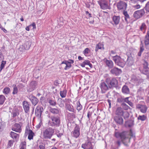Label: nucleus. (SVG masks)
<instances>
[{
	"mask_svg": "<svg viewBox=\"0 0 149 149\" xmlns=\"http://www.w3.org/2000/svg\"><path fill=\"white\" fill-rule=\"evenodd\" d=\"M90 50L88 48H86L83 51V53L84 55L88 54L90 52Z\"/></svg>",
	"mask_w": 149,
	"mask_h": 149,
	"instance_id": "obj_46",
	"label": "nucleus"
},
{
	"mask_svg": "<svg viewBox=\"0 0 149 149\" xmlns=\"http://www.w3.org/2000/svg\"><path fill=\"white\" fill-rule=\"evenodd\" d=\"M49 102L50 104L52 106H55L56 104V102L54 100H49Z\"/></svg>",
	"mask_w": 149,
	"mask_h": 149,
	"instance_id": "obj_43",
	"label": "nucleus"
},
{
	"mask_svg": "<svg viewBox=\"0 0 149 149\" xmlns=\"http://www.w3.org/2000/svg\"><path fill=\"white\" fill-rule=\"evenodd\" d=\"M10 136L13 139H16L17 136V134L13 132L10 133Z\"/></svg>",
	"mask_w": 149,
	"mask_h": 149,
	"instance_id": "obj_38",
	"label": "nucleus"
},
{
	"mask_svg": "<svg viewBox=\"0 0 149 149\" xmlns=\"http://www.w3.org/2000/svg\"><path fill=\"white\" fill-rule=\"evenodd\" d=\"M130 135V129L129 131H124L121 133L117 132L115 133V136L117 138L120 137L122 140V141L124 144V141L125 140L126 142L129 143Z\"/></svg>",
	"mask_w": 149,
	"mask_h": 149,
	"instance_id": "obj_1",
	"label": "nucleus"
},
{
	"mask_svg": "<svg viewBox=\"0 0 149 149\" xmlns=\"http://www.w3.org/2000/svg\"><path fill=\"white\" fill-rule=\"evenodd\" d=\"M80 128L76 126L74 130L72 132V136L76 138L78 137L80 135Z\"/></svg>",
	"mask_w": 149,
	"mask_h": 149,
	"instance_id": "obj_14",
	"label": "nucleus"
},
{
	"mask_svg": "<svg viewBox=\"0 0 149 149\" xmlns=\"http://www.w3.org/2000/svg\"><path fill=\"white\" fill-rule=\"evenodd\" d=\"M127 6L126 3L123 1H120L118 3L117 6L118 10H124L126 9Z\"/></svg>",
	"mask_w": 149,
	"mask_h": 149,
	"instance_id": "obj_12",
	"label": "nucleus"
},
{
	"mask_svg": "<svg viewBox=\"0 0 149 149\" xmlns=\"http://www.w3.org/2000/svg\"><path fill=\"white\" fill-rule=\"evenodd\" d=\"M65 64V66L64 68V69L67 70L69 69L71 67V64H70L68 61H64L62 62L61 64Z\"/></svg>",
	"mask_w": 149,
	"mask_h": 149,
	"instance_id": "obj_27",
	"label": "nucleus"
},
{
	"mask_svg": "<svg viewBox=\"0 0 149 149\" xmlns=\"http://www.w3.org/2000/svg\"><path fill=\"white\" fill-rule=\"evenodd\" d=\"M22 105L25 113H28L30 109V104L29 102L26 101H24L23 102Z\"/></svg>",
	"mask_w": 149,
	"mask_h": 149,
	"instance_id": "obj_15",
	"label": "nucleus"
},
{
	"mask_svg": "<svg viewBox=\"0 0 149 149\" xmlns=\"http://www.w3.org/2000/svg\"><path fill=\"white\" fill-rule=\"evenodd\" d=\"M87 144L88 145H89L90 147L88 149L87 148L86 149H92V147L91 146V142L88 141V142L87 143Z\"/></svg>",
	"mask_w": 149,
	"mask_h": 149,
	"instance_id": "obj_62",
	"label": "nucleus"
},
{
	"mask_svg": "<svg viewBox=\"0 0 149 149\" xmlns=\"http://www.w3.org/2000/svg\"><path fill=\"white\" fill-rule=\"evenodd\" d=\"M112 19L115 24L117 25L119 22L120 17L119 16H114L113 17Z\"/></svg>",
	"mask_w": 149,
	"mask_h": 149,
	"instance_id": "obj_26",
	"label": "nucleus"
},
{
	"mask_svg": "<svg viewBox=\"0 0 149 149\" xmlns=\"http://www.w3.org/2000/svg\"><path fill=\"white\" fill-rule=\"evenodd\" d=\"M90 61L88 60H85L81 64V65L82 67H85L86 65L88 64Z\"/></svg>",
	"mask_w": 149,
	"mask_h": 149,
	"instance_id": "obj_41",
	"label": "nucleus"
},
{
	"mask_svg": "<svg viewBox=\"0 0 149 149\" xmlns=\"http://www.w3.org/2000/svg\"><path fill=\"white\" fill-rule=\"evenodd\" d=\"M18 92V89L17 87L15 86L13 87V94H16Z\"/></svg>",
	"mask_w": 149,
	"mask_h": 149,
	"instance_id": "obj_44",
	"label": "nucleus"
},
{
	"mask_svg": "<svg viewBox=\"0 0 149 149\" xmlns=\"http://www.w3.org/2000/svg\"><path fill=\"white\" fill-rule=\"evenodd\" d=\"M118 102H124V99L120 97L118 99Z\"/></svg>",
	"mask_w": 149,
	"mask_h": 149,
	"instance_id": "obj_56",
	"label": "nucleus"
},
{
	"mask_svg": "<svg viewBox=\"0 0 149 149\" xmlns=\"http://www.w3.org/2000/svg\"><path fill=\"white\" fill-rule=\"evenodd\" d=\"M12 130L17 132H20L21 131V127L19 124H15L12 127Z\"/></svg>",
	"mask_w": 149,
	"mask_h": 149,
	"instance_id": "obj_18",
	"label": "nucleus"
},
{
	"mask_svg": "<svg viewBox=\"0 0 149 149\" xmlns=\"http://www.w3.org/2000/svg\"><path fill=\"white\" fill-rule=\"evenodd\" d=\"M104 61L106 66L109 69H111L113 67V63L111 60H108L107 59H104Z\"/></svg>",
	"mask_w": 149,
	"mask_h": 149,
	"instance_id": "obj_17",
	"label": "nucleus"
},
{
	"mask_svg": "<svg viewBox=\"0 0 149 149\" xmlns=\"http://www.w3.org/2000/svg\"><path fill=\"white\" fill-rule=\"evenodd\" d=\"M116 114L119 116H122L123 114V113L122 108H118L116 109Z\"/></svg>",
	"mask_w": 149,
	"mask_h": 149,
	"instance_id": "obj_31",
	"label": "nucleus"
},
{
	"mask_svg": "<svg viewBox=\"0 0 149 149\" xmlns=\"http://www.w3.org/2000/svg\"><path fill=\"white\" fill-rule=\"evenodd\" d=\"M125 126L126 127L130 128V121H126L125 123Z\"/></svg>",
	"mask_w": 149,
	"mask_h": 149,
	"instance_id": "obj_45",
	"label": "nucleus"
},
{
	"mask_svg": "<svg viewBox=\"0 0 149 149\" xmlns=\"http://www.w3.org/2000/svg\"><path fill=\"white\" fill-rule=\"evenodd\" d=\"M122 106L124 107V109L125 110H127L129 108H130V107L128 106L127 105H126L125 103H122Z\"/></svg>",
	"mask_w": 149,
	"mask_h": 149,
	"instance_id": "obj_50",
	"label": "nucleus"
},
{
	"mask_svg": "<svg viewBox=\"0 0 149 149\" xmlns=\"http://www.w3.org/2000/svg\"><path fill=\"white\" fill-rule=\"evenodd\" d=\"M143 68L142 70H141V72L142 73L146 75H147L149 74V68L148 67V63L144 61V62L143 64Z\"/></svg>",
	"mask_w": 149,
	"mask_h": 149,
	"instance_id": "obj_8",
	"label": "nucleus"
},
{
	"mask_svg": "<svg viewBox=\"0 0 149 149\" xmlns=\"http://www.w3.org/2000/svg\"><path fill=\"white\" fill-rule=\"evenodd\" d=\"M13 145V142L11 140H10L8 141V147L10 148Z\"/></svg>",
	"mask_w": 149,
	"mask_h": 149,
	"instance_id": "obj_53",
	"label": "nucleus"
},
{
	"mask_svg": "<svg viewBox=\"0 0 149 149\" xmlns=\"http://www.w3.org/2000/svg\"><path fill=\"white\" fill-rule=\"evenodd\" d=\"M85 4L86 7L88 8L90 7V4L89 3L88 0H87V1Z\"/></svg>",
	"mask_w": 149,
	"mask_h": 149,
	"instance_id": "obj_55",
	"label": "nucleus"
},
{
	"mask_svg": "<svg viewBox=\"0 0 149 149\" xmlns=\"http://www.w3.org/2000/svg\"><path fill=\"white\" fill-rule=\"evenodd\" d=\"M136 107L142 113H146L147 110V107L145 105H143L141 104H138L137 106Z\"/></svg>",
	"mask_w": 149,
	"mask_h": 149,
	"instance_id": "obj_16",
	"label": "nucleus"
},
{
	"mask_svg": "<svg viewBox=\"0 0 149 149\" xmlns=\"http://www.w3.org/2000/svg\"><path fill=\"white\" fill-rule=\"evenodd\" d=\"M10 91V88L8 87L5 88L3 91V93L5 94H8Z\"/></svg>",
	"mask_w": 149,
	"mask_h": 149,
	"instance_id": "obj_37",
	"label": "nucleus"
},
{
	"mask_svg": "<svg viewBox=\"0 0 149 149\" xmlns=\"http://www.w3.org/2000/svg\"><path fill=\"white\" fill-rule=\"evenodd\" d=\"M49 111L51 112L54 114H58L60 112V109L55 108H50Z\"/></svg>",
	"mask_w": 149,
	"mask_h": 149,
	"instance_id": "obj_25",
	"label": "nucleus"
},
{
	"mask_svg": "<svg viewBox=\"0 0 149 149\" xmlns=\"http://www.w3.org/2000/svg\"><path fill=\"white\" fill-rule=\"evenodd\" d=\"M98 3L102 9H110L107 2L104 1L101 2L98 1Z\"/></svg>",
	"mask_w": 149,
	"mask_h": 149,
	"instance_id": "obj_20",
	"label": "nucleus"
},
{
	"mask_svg": "<svg viewBox=\"0 0 149 149\" xmlns=\"http://www.w3.org/2000/svg\"><path fill=\"white\" fill-rule=\"evenodd\" d=\"M28 97L31 101L32 104L34 106L36 105L39 101L38 100L32 95H29Z\"/></svg>",
	"mask_w": 149,
	"mask_h": 149,
	"instance_id": "obj_10",
	"label": "nucleus"
},
{
	"mask_svg": "<svg viewBox=\"0 0 149 149\" xmlns=\"http://www.w3.org/2000/svg\"><path fill=\"white\" fill-rule=\"evenodd\" d=\"M43 110V108L40 106H38L35 110V114L36 116L40 118L42 112Z\"/></svg>",
	"mask_w": 149,
	"mask_h": 149,
	"instance_id": "obj_11",
	"label": "nucleus"
},
{
	"mask_svg": "<svg viewBox=\"0 0 149 149\" xmlns=\"http://www.w3.org/2000/svg\"><path fill=\"white\" fill-rule=\"evenodd\" d=\"M144 43L146 45H147L149 44V38L145 37Z\"/></svg>",
	"mask_w": 149,
	"mask_h": 149,
	"instance_id": "obj_48",
	"label": "nucleus"
},
{
	"mask_svg": "<svg viewBox=\"0 0 149 149\" xmlns=\"http://www.w3.org/2000/svg\"><path fill=\"white\" fill-rule=\"evenodd\" d=\"M51 119L52 121V124H51L52 126H59L60 122V119L58 117H56L54 116H51Z\"/></svg>",
	"mask_w": 149,
	"mask_h": 149,
	"instance_id": "obj_5",
	"label": "nucleus"
},
{
	"mask_svg": "<svg viewBox=\"0 0 149 149\" xmlns=\"http://www.w3.org/2000/svg\"><path fill=\"white\" fill-rule=\"evenodd\" d=\"M32 26L33 27V29H36V24L35 23L33 22L31 25L30 26Z\"/></svg>",
	"mask_w": 149,
	"mask_h": 149,
	"instance_id": "obj_63",
	"label": "nucleus"
},
{
	"mask_svg": "<svg viewBox=\"0 0 149 149\" xmlns=\"http://www.w3.org/2000/svg\"><path fill=\"white\" fill-rule=\"evenodd\" d=\"M6 64V61H2L1 63L0 67V72H1L2 69L4 68L5 65Z\"/></svg>",
	"mask_w": 149,
	"mask_h": 149,
	"instance_id": "obj_42",
	"label": "nucleus"
},
{
	"mask_svg": "<svg viewBox=\"0 0 149 149\" xmlns=\"http://www.w3.org/2000/svg\"><path fill=\"white\" fill-rule=\"evenodd\" d=\"M145 37L146 38H149V29H148L146 35L145 36Z\"/></svg>",
	"mask_w": 149,
	"mask_h": 149,
	"instance_id": "obj_64",
	"label": "nucleus"
},
{
	"mask_svg": "<svg viewBox=\"0 0 149 149\" xmlns=\"http://www.w3.org/2000/svg\"><path fill=\"white\" fill-rule=\"evenodd\" d=\"M31 45V43L30 42H26L24 44L25 48L26 49H28L30 47Z\"/></svg>",
	"mask_w": 149,
	"mask_h": 149,
	"instance_id": "obj_35",
	"label": "nucleus"
},
{
	"mask_svg": "<svg viewBox=\"0 0 149 149\" xmlns=\"http://www.w3.org/2000/svg\"><path fill=\"white\" fill-rule=\"evenodd\" d=\"M6 98L3 95H0V105L3 104Z\"/></svg>",
	"mask_w": 149,
	"mask_h": 149,
	"instance_id": "obj_33",
	"label": "nucleus"
},
{
	"mask_svg": "<svg viewBox=\"0 0 149 149\" xmlns=\"http://www.w3.org/2000/svg\"><path fill=\"white\" fill-rule=\"evenodd\" d=\"M100 87L101 89L102 93H105L106 91L109 88V86L105 82H102L100 84Z\"/></svg>",
	"mask_w": 149,
	"mask_h": 149,
	"instance_id": "obj_13",
	"label": "nucleus"
},
{
	"mask_svg": "<svg viewBox=\"0 0 149 149\" xmlns=\"http://www.w3.org/2000/svg\"><path fill=\"white\" fill-rule=\"evenodd\" d=\"M26 131H27V132L28 134V139L31 140L33 139V137L34 134V133L33 132L32 130H26Z\"/></svg>",
	"mask_w": 149,
	"mask_h": 149,
	"instance_id": "obj_24",
	"label": "nucleus"
},
{
	"mask_svg": "<svg viewBox=\"0 0 149 149\" xmlns=\"http://www.w3.org/2000/svg\"><path fill=\"white\" fill-rule=\"evenodd\" d=\"M114 119L118 124L121 125L123 123V119L120 116H116L114 117Z\"/></svg>",
	"mask_w": 149,
	"mask_h": 149,
	"instance_id": "obj_21",
	"label": "nucleus"
},
{
	"mask_svg": "<svg viewBox=\"0 0 149 149\" xmlns=\"http://www.w3.org/2000/svg\"><path fill=\"white\" fill-rule=\"evenodd\" d=\"M129 97H127L124 99V102L127 103L130 105V102L128 98Z\"/></svg>",
	"mask_w": 149,
	"mask_h": 149,
	"instance_id": "obj_51",
	"label": "nucleus"
},
{
	"mask_svg": "<svg viewBox=\"0 0 149 149\" xmlns=\"http://www.w3.org/2000/svg\"><path fill=\"white\" fill-rule=\"evenodd\" d=\"M65 101L62 99L59 98L58 99V104L60 107H64V103Z\"/></svg>",
	"mask_w": 149,
	"mask_h": 149,
	"instance_id": "obj_30",
	"label": "nucleus"
},
{
	"mask_svg": "<svg viewBox=\"0 0 149 149\" xmlns=\"http://www.w3.org/2000/svg\"><path fill=\"white\" fill-rule=\"evenodd\" d=\"M4 125L1 122H0V131H1L3 130Z\"/></svg>",
	"mask_w": 149,
	"mask_h": 149,
	"instance_id": "obj_57",
	"label": "nucleus"
},
{
	"mask_svg": "<svg viewBox=\"0 0 149 149\" xmlns=\"http://www.w3.org/2000/svg\"><path fill=\"white\" fill-rule=\"evenodd\" d=\"M17 87L19 89H21L24 86L22 84H19L18 85Z\"/></svg>",
	"mask_w": 149,
	"mask_h": 149,
	"instance_id": "obj_58",
	"label": "nucleus"
},
{
	"mask_svg": "<svg viewBox=\"0 0 149 149\" xmlns=\"http://www.w3.org/2000/svg\"><path fill=\"white\" fill-rule=\"evenodd\" d=\"M122 92L125 94H129L130 93V89L127 86L124 85L122 88Z\"/></svg>",
	"mask_w": 149,
	"mask_h": 149,
	"instance_id": "obj_28",
	"label": "nucleus"
},
{
	"mask_svg": "<svg viewBox=\"0 0 149 149\" xmlns=\"http://www.w3.org/2000/svg\"><path fill=\"white\" fill-rule=\"evenodd\" d=\"M111 69L110 72L112 74L116 76H118L122 72L121 70L117 68L114 67Z\"/></svg>",
	"mask_w": 149,
	"mask_h": 149,
	"instance_id": "obj_9",
	"label": "nucleus"
},
{
	"mask_svg": "<svg viewBox=\"0 0 149 149\" xmlns=\"http://www.w3.org/2000/svg\"><path fill=\"white\" fill-rule=\"evenodd\" d=\"M131 139L132 138H133L134 140H135V133L134 132H133L132 130H131Z\"/></svg>",
	"mask_w": 149,
	"mask_h": 149,
	"instance_id": "obj_52",
	"label": "nucleus"
},
{
	"mask_svg": "<svg viewBox=\"0 0 149 149\" xmlns=\"http://www.w3.org/2000/svg\"><path fill=\"white\" fill-rule=\"evenodd\" d=\"M54 133V129L52 127H47L43 130L42 136L45 139H50Z\"/></svg>",
	"mask_w": 149,
	"mask_h": 149,
	"instance_id": "obj_2",
	"label": "nucleus"
},
{
	"mask_svg": "<svg viewBox=\"0 0 149 149\" xmlns=\"http://www.w3.org/2000/svg\"><path fill=\"white\" fill-rule=\"evenodd\" d=\"M145 14L144 9L137 10L135 11L133 14V17L136 19H138L141 17Z\"/></svg>",
	"mask_w": 149,
	"mask_h": 149,
	"instance_id": "obj_7",
	"label": "nucleus"
},
{
	"mask_svg": "<svg viewBox=\"0 0 149 149\" xmlns=\"http://www.w3.org/2000/svg\"><path fill=\"white\" fill-rule=\"evenodd\" d=\"M22 146L20 148V149H26V145L24 144V143L23 144H22Z\"/></svg>",
	"mask_w": 149,
	"mask_h": 149,
	"instance_id": "obj_61",
	"label": "nucleus"
},
{
	"mask_svg": "<svg viewBox=\"0 0 149 149\" xmlns=\"http://www.w3.org/2000/svg\"><path fill=\"white\" fill-rule=\"evenodd\" d=\"M65 108L66 109L72 112H74V109L72 106L71 105L68 104H65Z\"/></svg>",
	"mask_w": 149,
	"mask_h": 149,
	"instance_id": "obj_23",
	"label": "nucleus"
},
{
	"mask_svg": "<svg viewBox=\"0 0 149 149\" xmlns=\"http://www.w3.org/2000/svg\"><path fill=\"white\" fill-rule=\"evenodd\" d=\"M39 148L40 149H45L44 146L43 144L40 145L39 146Z\"/></svg>",
	"mask_w": 149,
	"mask_h": 149,
	"instance_id": "obj_59",
	"label": "nucleus"
},
{
	"mask_svg": "<svg viewBox=\"0 0 149 149\" xmlns=\"http://www.w3.org/2000/svg\"><path fill=\"white\" fill-rule=\"evenodd\" d=\"M88 142V141L86 143V145L84 144L82 145V147L84 149H86L87 148H86V146H87V145H88L87 144V143Z\"/></svg>",
	"mask_w": 149,
	"mask_h": 149,
	"instance_id": "obj_60",
	"label": "nucleus"
},
{
	"mask_svg": "<svg viewBox=\"0 0 149 149\" xmlns=\"http://www.w3.org/2000/svg\"><path fill=\"white\" fill-rule=\"evenodd\" d=\"M140 81L139 80L137 79L135 76L134 75L132 76L131 79V82L133 83L132 84V85H138L140 83Z\"/></svg>",
	"mask_w": 149,
	"mask_h": 149,
	"instance_id": "obj_19",
	"label": "nucleus"
},
{
	"mask_svg": "<svg viewBox=\"0 0 149 149\" xmlns=\"http://www.w3.org/2000/svg\"><path fill=\"white\" fill-rule=\"evenodd\" d=\"M146 117L144 115L142 116L139 115L138 117V119L139 120H140L141 121H143L146 120Z\"/></svg>",
	"mask_w": 149,
	"mask_h": 149,
	"instance_id": "obj_39",
	"label": "nucleus"
},
{
	"mask_svg": "<svg viewBox=\"0 0 149 149\" xmlns=\"http://www.w3.org/2000/svg\"><path fill=\"white\" fill-rule=\"evenodd\" d=\"M146 29L147 26L145 23H142L140 27V30L141 31H143V33H145Z\"/></svg>",
	"mask_w": 149,
	"mask_h": 149,
	"instance_id": "obj_29",
	"label": "nucleus"
},
{
	"mask_svg": "<svg viewBox=\"0 0 149 149\" xmlns=\"http://www.w3.org/2000/svg\"><path fill=\"white\" fill-rule=\"evenodd\" d=\"M123 14L125 16V21H126V22H127V23L128 21L127 19H128L129 20L130 19H129V16L128 14L126 11H124L123 12Z\"/></svg>",
	"mask_w": 149,
	"mask_h": 149,
	"instance_id": "obj_36",
	"label": "nucleus"
},
{
	"mask_svg": "<svg viewBox=\"0 0 149 149\" xmlns=\"http://www.w3.org/2000/svg\"><path fill=\"white\" fill-rule=\"evenodd\" d=\"M131 0V10L132 11L139 9L141 8L140 5L138 3V0Z\"/></svg>",
	"mask_w": 149,
	"mask_h": 149,
	"instance_id": "obj_6",
	"label": "nucleus"
},
{
	"mask_svg": "<svg viewBox=\"0 0 149 149\" xmlns=\"http://www.w3.org/2000/svg\"><path fill=\"white\" fill-rule=\"evenodd\" d=\"M66 93V91L64 90L63 91H61L60 92V95L62 98L65 97Z\"/></svg>",
	"mask_w": 149,
	"mask_h": 149,
	"instance_id": "obj_34",
	"label": "nucleus"
},
{
	"mask_svg": "<svg viewBox=\"0 0 149 149\" xmlns=\"http://www.w3.org/2000/svg\"><path fill=\"white\" fill-rule=\"evenodd\" d=\"M102 48L103 49H104L103 45L101 43H99L96 46L95 51L97 52L98 49H101Z\"/></svg>",
	"mask_w": 149,
	"mask_h": 149,
	"instance_id": "obj_32",
	"label": "nucleus"
},
{
	"mask_svg": "<svg viewBox=\"0 0 149 149\" xmlns=\"http://www.w3.org/2000/svg\"><path fill=\"white\" fill-rule=\"evenodd\" d=\"M113 60L117 65L122 68L124 66L125 62L119 56L117 55L113 56Z\"/></svg>",
	"mask_w": 149,
	"mask_h": 149,
	"instance_id": "obj_4",
	"label": "nucleus"
},
{
	"mask_svg": "<svg viewBox=\"0 0 149 149\" xmlns=\"http://www.w3.org/2000/svg\"><path fill=\"white\" fill-rule=\"evenodd\" d=\"M77 109L78 111H79L82 109V106L81 104L79 102H78L77 103Z\"/></svg>",
	"mask_w": 149,
	"mask_h": 149,
	"instance_id": "obj_40",
	"label": "nucleus"
},
{
	"mask_svg": "<svg viewBox=\"0 0 149 149\" xmlns=\"http://www.w3.org/2000/svg\"><path fill=\"white\" fill-rule=\"evenodd\" d=\"M124 116L125 118H127L129 117V114L127 112H125L123 113Z\"/></svg>",
	"mask_w": 149,
	"mask_h": 149,
	"instance_id": "obj_54",
	"label": "nucleus"
},
{
	"mask_svg": "<svg viewBox=\"0 0 149 149\" xmlns=\"http://www.w3.org/2000/svg\"><path fill=\"white\" fill-rule=\"evenodd\" d=\"M146 10L149 12V1H148L146 4L145 7Z\"/></svg>",
	"mask_w": 149,
	"mask_h": 149,
	"instance_id": "obj_49",
	"label": "nucleus"
},
{
	"mask_svg": "<svg viewBox=\"0 0 149 149\" xmlns=\"http://www.w3.org/2000/svg\"><path fill=\"white\" fill-rule=\"evenodd\" d=\"M105 82L107 84L109 88H110L113 87H116L118 85V81L115 78H113L112 79L107 78L106 79Z\"/></svg>",
	"mask_w": 149,
	"mask_h": 149,
	"instance_id": "obj_3",
	"label": "nucleus"
},
{
	"mask_svg": "<svg viewBox=\"0 0 149 149\" xmlns=\"http://www.w3.org/2000/svg\"><path fill=\"white\" fill-rule=\"evenodd\" d=\"M37 84V82L35 81H33L30 83V91H32L36 88Z\"/></svg>",
	"mask_w": 149,
	"mask_h": 149,
	"instance_id": "obj_22",
	"label": "nucleus"
},
{
	"mask_svg": "<svg viewBox=\"0 0 149 149\" xmlns=\"http://www.w3.org/2000/svg\"><path fill=\"white\" fill-rule=\"evenodd\" d=\"M12 114L13 115V117H15L19 114L18 111H13L12 113Z\"/></svg>",
	"mask_w": 149,
	"mask_h": 149,
	"instance_id": "obj_47",
	"label": "nucleus"
}]
</instances>
